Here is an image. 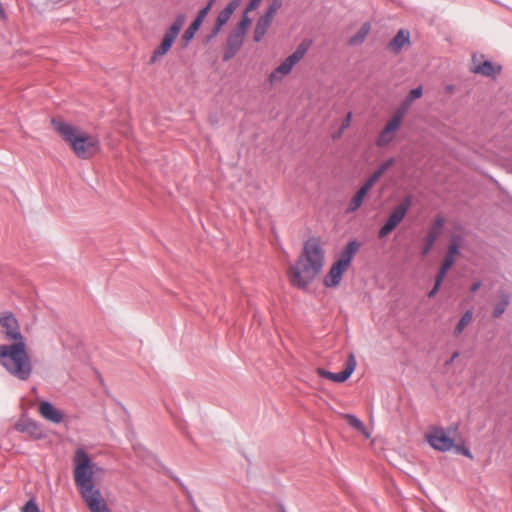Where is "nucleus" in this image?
<instances>
[{
  "label": "nucleus",
  "mask_w": 512,
  "mask_h": 512,
  "mask_svg": "<svg viewBox=\"0 0 512 512\" xmlns=\"http://www.w3.org/2000/svg\"><path fill=\"white\" fill-rule=\"evenodd\" d=\"M0 325L4 329L5 338L14 341L9 345H0V364L12 376L26 381L31 376L32 363L18 320L12 312H6L0 316Z\"/></svg>",
  "instance_id": "f257e3e1"
},
{
  "label": "nucleus",
  "mask_w": 512,
  "mask_h": 512,
  "mask_svg": "<svg viewBox=\"0 0 512 512\" xmlns=\"http://www.w3.org/2000/svg\"><path fill=\"white\" fill-rule=\"evenodd\" d=\"M102 470L94 463L90 455L77 448L73 456V476L79 494L90 512H111L102 492L95 483V474Z\"/></svg>",
  "instance_id": "f03ea898"
},
{
  "label": "nucleus",
  "mask_w": 512,
  "mask_h": 512,
  "mask_svg": "<svg viewBox=\"0 0 512 512\" xmlns=\"http://www.w3.org/2000/svg\"><path fill=\"white\" fill-rule=\"evenodd\" d=\"M323 264L324 250L320 238L311 237L304 243L295 265L288 271L291 285L299 289L306 288L321 272Z\"/></svg>",
  "instance_id": "7ed1b4c3"
},
{
  "label": "nucleus",
  "mask_w": 512,
  "mask_h": 512,
  "mask_svg": "<svg viewBox=\"0 0 512 512\" xmlns=\"http://www.w3.org/2000/svg\"><path fill=\"white\" fill-rule=\"evenodd\" d=\"M51 125L79 159H91L99 153L101 145L97 137L67 123L61 117H53Z\"/></svg>",
  "instance_id": "20e7f679"
},
{
  "label": "nucleus",
  "mask_w": 512,
  "mask_h": 512,
  "mask_svg": "<svg viewBox=\"0 0 512 512\" xmlns=\"http://www.w3.org/2000/svg\"><path fill=\"white\" fill-rule=\"evenodd\" d=\"M185 19L186 17L183 13H180L176 16L172 25L165 32L160 45L153 51V54L149 60V64H154L159 57L164 56L171 49L175 39L179 35Z\"/></svg>",
  "instance_id": "39448f33"
},
{
  "label": "nucleus",
  "mask_w": 512,
  "mask_h": 512,
  "mask_svg": "<svg viewBox=\"0 0 512 512\" xmlns=\"http://www.w3.org/2000/svg\"><path fill=\"white\" fill-rule=\"evenodd\" d=\"M308 48L309 44L306 42L300 43L296 50L270 73L269 81L273 83L274 81L281 80L284 76L288 75L294 65L304 57Z\"/></svg>",
  "instance_id": "423d86ee"
},
{
  "label": "nucleus",
  "mask_w": 512,
  "mask_h": 512,
  "mask_svg": "<svg viewBox=\"0 0 512 512\" xmlns=\"http://www.w3.org/2000/svg\"><path fill=\"white\" fill-rule=\"evenodd\" d=\"M409 208L410 198H406L390 214L385 224L380 228L378 232V237L384 238L389 233H391L396 228V226L404 219Z\"/></svg>",
  "instance_id": "0eeeda50"
},
{
  "label": "nucleus",
  "mask_w": 512,
  "mask_h": 512,
  "mask_svg": "<svg viewBox=\"0 0 512 512\" xmlns=\"http://www.w3.org/2000/svg\"><path fill=\"white\" fill-rule=\"evenodd\" d=\"M483 58L484 55L477 56L474 54L472 56V65L470 67V71L474 74L496 79V77L502 72V66L499 64H494L489 60H479Z\"/></svg>",
  "instance_id": "6e6552de"
},
{
  "label": "nucleus",
  "mask_w": 512,
  "mask_h": 512,
  "mask_svg": "<svg viewBox=\"0 0 512 512\" xmlns=\"http://www.w3.org/2000/svg\"><path fill=\"white\" fill-rule=\"evenodd\" d=\"M356 365L357 363L355 356L353 354H350L347 359L346 366L344 370H342L341 372L334 373L324 368H317V374L322 378L329 379L337 383H342L345 382L352 375L356 368Z\"/></svg>",
  "instance_id": "1a4fd4ad"
},
{
  "label": "nucleus",
  "mask_w": 512,
  "mask_h": 512,
  "mask_svg": "<svg viewBox=\"0 0 512 512\" xmlns=\"http://www.w3.org/2000/svg\"><path fill=\"white\" fill-rule=\"evenodd\" d=\"M427 441L435 450L445 452L454 446V440L450 438L443 428H435L427 435Z\"/></svg>",
  "instance_id": "9d476101"
},
{
  "label": "nucleus",
  "mask_w": 512,
  "mask_h": 512,
  "mask_svg": "<svg viewBox=\"0 0 512 512\" xmlns=\"http://www.w3.org/2000/svg\"><path fill=\"white\" fill-rule=\"evenodd\" d=\"M15 430L21 433H26L36 440H40L45 437L41 425L25 415H22L20 419L16 422Z\"/></svg>",
  "instance_id": "9b49d317"
},
{
  "label": "nucleus",
  "mask_w": 512,
  "mask_h": 512,
  "mask_svg": "<svg viewBox=\"0 0 512 512\" xmlns=\"http://www.w3.org/2000/svg\"><path fill=\"white\" fill-rule=\"evenodd\" d=\"M245 40V34L236 30H232L226 40L223 61L227 62L232 59L241 49Z\"/></svg>",
  "instance_id": "f8f14e48"
},
{
  "label": "nucleus",
  "mask_w": 512,
  "mask_h": 512,
  "mask_svg": "<svg viewBox=\"0 0 512 512\" xmlns=\"http://www.w3.org/2000/svg\"><path fill=\"white\" fill-rule=\"evenodd\" d=\"M348 269L339 261L332 264L328 274L324 277L323 283L326 287H336L342 280L343 273Z\"/></svg>",
  "instance_id": "ddd939ff"
},
{
  "label": "nucleus",
  "mask_w": 512,
  "mask_h": 512,
  "mask_svg": "<svg viewBox=\"0 0 512 512\" xmlns=\"http://www.w3.org/2000/svg\"><path fill=\"white\" fill-rule=\"evenodd\" d=\"M39 412L46 420L59 424L63 421V413L48 401H42L39 405Z\"/></svg>",
  "instance_id": "4468645a"
},
{
  "label": "nucleus",
  "mask_w": 512,
  "mask_h": 512,
  "mask_svg": "<svg viewBox=\"0 0 512 512\" xmlns=\"http://www.w3.org/2000/svg\"><path fill=\"white\" fill-rule=\"evenodd\" d=\"M406 44H410V33L408 30L400 29L387 44V49L397 55Z\"/></svg>",
  "instance_id": "2eb2a0df"
},
{
  "label": "nucleus",
  "mask_w": 512,
  "mask_h": 512,
  "mask_svg": "<svg viewBox=\"0 0 512 512\" xmlns=\"http://www.w3.org/2000/svg\"><path fill=\"white\" fill-rule=\"evenodd\" d=\"M399 127L400 126L389 120L383 130L379 133L376 141L377 145L379 147H384L391 143L395 137V132L399 129Z\"/></svg>",
  "instance_id": "dca6fc26"
},
{
  "label": "nucleus",
  "mask_w": 512,
  "mask_h": 512,
  "mask_svg": "<svg viewBox=\"0 0 512 512\" xmlns=\"http://www.w3.org/2000/svg\"><path fill=\"white\" fill-rule=\"evenodd\" d=\"M360 248V243L356 240L348 242L345 248L341 251L340 257L337 261L342 263L344 266L349 267L353 256Z\"/></svg>",
  "instance_id": "f3484780"
},
{
  "label": "nucleus",
  "mask_w": 512,
  "mask_h": 512,
  "mask_svg": "<svg viewBox=\"0 0 512 512\" xmlns=\"http://www.w3.org/2000/svg\"><path fill=\"white\" fill-rule=\"evenodd\" d=\"M272 20L273 19L266 17L264 15H262L257 20L253 35V39L255 42H260L263 39V37L267 33V30L271 26Z\"/></svg>",
  "instance_id": "a211bd4d"
},
{
  "label": "nucleus",
  "mask_w": 512,
  "mask_h": 512,
  "mask_svg": "<svg viewBox=\"0 0 512 512\" xmlns=\"http://www.w3.org/2000/svg\"><path fill=\"white\" fill-rule=\"evenodd\" d=\"M241 2L242 0H231L227 6L219 12L216 22L220 25H225L234 11L240 6Z\"/></svg>",
  "instance_id": "6ab92c4d"
},
{
  "label": "nucleus",
  "mask_w": 512,
  "mask_h": 512,
  "mask_svg": "<svg viewBox=\"0 0 512 512\" xmlns=\"http://www.w3.org/2000/svg\"><path fill=\"white\" fill-rule=\"evenodd\" d=\"M370 30H371L370 23L369 22L363 23L362 26L360 27V29L358 30V32L348 39V42H347L348 45L349 46L361 45L365 41Z\"/></svg>",
  "instance_id": "aec40b11"
},
{
  "label": "nucleus",
  "mask_w": 512,
  "mask_h": 512,
  "mask_svg": "<svg viewBox=\"0 0 512 512\" xmlns=\"http://www.w3.org/2000/svg\"><path fill=\"white\" fill-rule=\"evenodd\" d=\"M367 191L362 189L361 187L358 189V191L355 193V195L351 198L345 213L351 214L356 212L362 205L365 196L367 195Z\"/></svg>",
  "instance_id": "412c9836"
},
{
  "label": "nucleus",
  "mask_w": 512,
  "mask_h": 512,
  "mask_svg": "<svg viewBox=\"0 0 512 512\" xmlns=\"http://www.w3.org/2000/svg\"><path fill=\"white\" fill-rule=\"evenodd\" d=\"M499 297L500 301L495 305L492 313L494 318H499L510 303V295L508 293L500 291Z\"/></svg>",
  "instance_id": "4be33fe9"
},
{
  "label": "nucleus",
  "mask_w": 512,
  "mask_h": 512,
  "mask_svg": "<svg viewBox=\"0 0 512 512\" xmlns=\"http://www.w3.org/2000/svg\"><path fill=\"white\" fill-rule=\"evenodd\" d=\"M202 25L199 20H193L192 23L189 25V27L184 31L181 41L182 46L187 47L189 42L194 38L196 32L199 30L200 26Z\"/></svg>",
  "instance_id": "5701e85b"
},
{
  "label": "nucleus",
  "mask_w": 512,
  "mask_h": 512,
  "mask_svg": "<svg viewBox=\"0 0 512 512\" xmlns=\"http://www.w3.org/2000/svg\"><path fill=\"white\" fill-rule=\"evenodd\" d=\"M472 320H473V312L471 309H469L464 312V314L461 316L460 320L458 321V323L453 331L454 336L458 337L459 335H461L462 332L464 331L465 327L469 323H471Z\"/></svg>",
  "instance_id": "b1692460"
},
{
  "label": "nucleus",
  "mask_w": 512,
  "mask_h": 512,
  "mask_svg": "<svg viewBox=\"0 0 512 512\" xmlns=\"http://www.w3.org/2000/svg\"><path fill=\"white\" fill-rule=\"evenodd\" d=\"M412 103L408 101L406 98L401 102L399 107L396 109L395 113L393 114L392 118L390 119L391 122L397 124L398 126L401 125L402 119L405 116L406 112L408 111L410 105Z\"/></svg>",
  "instance_id": "393cba45"
},
{
  "label": "nucleus",
  "mask_w": 512,
  "mask_h": 512,
  "mask_svg": "<svg viewBox=\"0 0 512 512\" xmlns=\"http://www.w3.org/2000/svg\"><path fill=\"white\" fill-rule=\"evenodd\" d=\"M346 419L351 427L356 429L358 432L364 434L366 437H369V433L367 432L366 426L358 417L352 414H347Z\"/></svg>",
  "instance_id": "a878e982"
},
{
  "label": "nucleus",
  "mask_w": 512,
  "mask_h": 512,
  "mask_svg": "<svg viewBox=\"0 0 512 512\" xmlns=\"http://www.w3.org/2000/svg\"><path fill=\"white\" fill-rule=\"evenodd\" d=\"M283 0H269V4L267 10L264 13V16L273 19L274 15L281 8Z\"/></svg>",
  "instance_id": "bb28decb"
},
{
  "label": "nucleus",
  "mask_w": 512,
  "mask_h": 512,
  "mask_svg": "<svg viewBox=\"0 0 512 512\" xmlns=\"http://www.w3.org/2000/svg\"><path fill=\"white\" fill-rule=\"evenodd\" d=\"M250 24L251 19L248 16V12H246L245 10L240 22L238 23L237 27L234 30L246 35L247 28L249 27Z\"/></svg>",
  "instance_id": "cd10ccee"
},
{
  "label": "nucleus",
  "mask_w": 512,
  "mask_h": 512,
  "mask_svg": "<svg viewBox=\"0 0 512 512\" xmlns=\"http://www.w3.org/2000/svg\"><path fill=\"white\" fill-rule=\"evenodd\" d=\"M444 223V218L442 216H437L428 231L435 232V234L440 236Z\"/></svg>",
  "instance_id": "c85d7f7f"
},
{
  "label": "nucleus",
  "mask_w": 512,
  "mask_h": 512,
  "mask_svg": "<svg viewBox=\"0 0 512 512\" xmlns=\"http://www.w3.org/2000/svg\"><path fill=\"white\" fill-rule=\"evenodd\" d=\"M380 176L375 171L368 177V179L365 181V183L361 186L362 189L365 191H369L374 184L379 180Z\"/></svg>",
  "instance_id": "c756f323"
},
{
  "label": "nucleus",
  "mask_w": 512,
  "mask_h": 512,
  "mask_svg": "<svg viewBox=\"0 0 512 512\" xmlns=\"http://www.w3.org/2000/svg\"><path fill=\"white\" fill-rule=\"evenodd\" d=\"M395 163V159L393 157L387 159L386 161L382 162L379 167L375 170L376 173L379 174L381 177L391 166H393Z\"/></svg>",
  "instance_id": "7c9ffc66"
},
{
  "label": "nucleus",
  "mask_w": 512,
  "mask_h": 512,
  "mask_svg": "<svg viewBox=\"0 0 512 512\" xmlns=\"http://www.w3.org/2000/svg\"><path fill=\"white\" fill-rule=\"evenodd\" d=\"M422 94H423V89L421 86H418V87L410 90V92L406 95L405 98L412 103L414 100L420 98L422 96Z\"/></svg>",
  "instance_id": "2f4dec72"
},
{
  "label": "nucleus",
  "mask_w": 512,
  "mask_h": 512,
  "mask_svg": "<svg viewBox=\"0 0 512 512\" xmlns=\"http://www.w3.org/2000/svg\"><path fill=\"white\" fill-rule=\"evenodd\" d=\"M454 448V451L458 454H461L465 457H468L470 459L473 458L472 454H471V451L469 448H467L465 445L463 444H454V446L452 447Z\"/></svg>",
  "instance_id": "473e14b6"
},
{
  "label": "nucleus",
  "mask_w": 512,
  "mask_h": 512,
  "mask_svg": "<svg viewBox=\"0 0 512 512\" xmlns=\"http://www.w3.org/2000/svg\"><path fill=\"white\" fill-rule=\"evenodd\" d=\"M21 512H41L35 499H30L22 507Z\"/></svg>",
  "instance_id": "72a5a7b5"
},
{
  "label": "nucleus",
  "mask_w": 512,
  "mask_h": 512,
  "mask_svg": "<svg viewBox=\"0 0 512 512\" xmlns=\"http://www.w3.org/2000/svg\"><path fill=\"white\" fill-rule=\"evenodd\" d=\"M210 10H211V3H207L206 6H204L202 9L199 10L197 16L195 17V20H199V22L203 23L205 17L208 15Z\"/></svg>",
  "instance_id": "f704fd0d"
},
{
  "label": "nucleus",
  "mask_w": 512,
  "mask_h": 512,
  "mask_svg": "<svg viewBox=\"0 0 512 512\" xmlns=\"http://www.w3.org/2000/svg\"><path fill=\"white\" fill-rule=\"evenodd\" d=\"M457 254H459V244L456 241H452L448 247L446 256H451V259H455Z\"/></svg>",
  "instance_id": "c9c22d12"
},
{
  "label": "nucleus",
  "mask_w": 512,
  "mask_h": 512,
  "mask_svg": "<svg viewBox=\"0 0 512 512\" xmlns=\"http://www.w3.org/2000/svg\"><path fill=\"white\" fill-rule=\"evenodd\" d=\"M223 25H220L219 23L215 22L214 27L210 31V33L206 37V41L210 42L212 39H214L220 32Z\"/></svg>",
  "instance_id": "e433bc0d"
},
{
  "label": "nucleus",
  "mask_w": 512,
  "mask_h": 512,
  "mask_svg": "<svg viewBox=\"0 0 512 512\" xmlns=\"http://www.w3.org/2000/svg\"><path fill=\"white\" fill-rule=\"evenodd\" d=\"M454 262L455 259H451V256H445L440 267L448 271L453 266Z\"/></svg>",
  "instance_id": "4c0bfd02"
},
{
  "label": "nucleus",
  "mask_w": 512,
  "mask_h": 512,
  "mask_svg": "<svg viewBox=\"0 0 512 512\" xmlns=\"http://www.w3.org/2000/svg\"><path fill=\"white\" fill-rule=\"evenodd\" d=\"M447 272H448L447 270L440 267L439 271L437 272V275L435 277V282L442 285V282H443Z\"/></svg>",
  "instance_id": "58836bf2"
},
{
  "label": "nucleus",
  "mask_w": 512,
  "mask_h": 512,
  "mask_svg": "<svg viewBox=\"0 0 512 512\" xmlns=\"http://www.w3.org/2000/svg\"><path fill=\"white\" fill-rule=\"evenodd\" d=\"M351 118H352V113L349 112L346 117L343 119L342 121V124H341V131L345 130L346 128H348L350 126V123H351Z\"/></svg>",
  "instance_id": "ea45409f"
},
{
  "label": "nucleus",
  "mask_w": 512,
  "mask_h": 512,
  "mask_svg": "<svg viewBox=\"0 0 512 512\" xmlns=\"http://www.w3.org/2000/svg\"><path fill=\"white\" fill-rule=\"evenodd\" d=\"M262 0H250L246 6V12L256 9Z\"/></svg>",
  "instance_id": "a19ab883"
},
{
  "label": "nucleus",
  "mask_w": 512,
  "mask_h": 512,
  "mask_svg": "<svg viewBox=\"0 0 512 512\" xmlns=\"http://www.w3.org/2000/svg\"><path fill=\"white\" fill-rule=\"evenodd\" d=\"M440 287H441V284H438L435 282L433 288L428 292V297H430V298L434 297L437 294V292L439 291Z\"/></svg>",
  "instance_id": "79ce46f5"
},
{
  "label": "nucleus",
  "mask_w": 512,
  "mask_h": 512,
  "mask_svg": "<svg viewBox=\"0 0 512 512\" xmlns=\"http://www.w3.org/2000/svg\"><path fill=\"white\" fill-rule=\"evenodd\" d=\"M428 240H431L432 242H436V240L438 239L439 235L438 234H435V232H431V231H428L427 235L425 236Z\"/></svg>",
  "instance_id": "37998d69"
},
{
  "label": "nucleus",
  "mask_w": 512,
  "mask_h": 512,
  "mask_svg": "<svg viewBox=\"0 0 512 512\" xmlns=\"http://www.w3.org/2000/svg\"><path fill=\"white\" fill-rule=\"evenodd\" d=\"M459 355H460V354H459V352H458V351L453 352V354H452V356L450 357V359H449V360H447V361L445 362V365H446V366L451 365V364L454 362V360H455L456 358H458V357H459Z\"/></svg>",
  "instance_id": "c03bdc74"
},
{
  "label": "nucleus",
  "mask_w": 512,
  "mask_h": 512,
  "mask_svg": "<svg viewBox=\"0 0 512 512\" xmlns=\"http://www.w3.org/2000/svg\"><path fill=\"white\" fill-rule=\"evenodd\" d=\"M482 285L481 281H476L470 286V292L474 293L476 292Z\"/></svg>",
  "instance_id": "a18cd8bd"
},
{
  "label": "nucleus",
  "mask_w": 512,
  "mask_h": 512,
  "mask_svg": "<svg viewBox=\"0 0 512 512\" xmlns=\"http://www.w3.org/2000/svg\"><path fill=\"white\" fill-rule=\"evenodd\" d=\"M431 251V248H429L428 246H423L422 250H421V255L422 257H425L427 256Z\"/></svg>",
  "instance_id": "49530a36"
},
{
  "label": "nucleus",
  "mask_w": 512,
  "mask_h": 512,
  "mask_svg": "<svg viewBox=\"0 0 512 512\" xmlns=\"http://www.w3.org/2000/svg\"><path fill=\"white\" fill-rule=\"evenodd\" d=\"M0 18L2 20H6L7 19V15H6V12L2 6V4L0 3Z\"/></svg>",
  "instance_id": "de8ad7c7"
},
{
  "label": "nucleus",
  "mask_w": 512,
  "mask_h": 512,
  "mask_svg": "<svg viewBox=\"0 0 512 512\" xmlns=\"http://www.w3.org/2000/svg\"><path fill=\"white\" fill-rule=\"evenodd\" d=\"M434 242H432L431 240H428L426 237L424 238V245L425 246H428L429 248L432 249V247L434 246Z\"/></svg>",
  "instance_id": "09e8293b"
},
{
  "label": "nucleus",
  "mask_w": 512,
  "mask_h": 512,
  "mask_svg": "<svg viewBox=\"0 0 512 512\" xmlns=\"http://www.w3.org/2000/svg\"><path fill=\"white\" fill-rule=\"evenodd\" d=\"M172 479H173L176 483H178L179 485H181V486H182V484H181V482H180V480H179V478H178V477H172Z\"/></svg>",
  "instance_id": "8fccbe9b"
},
{
  "label": "nucleus",
  "mask_w": 512,
  "mask_h": 512,
  "mask_svg": "<svg viewBox=\"0 0 512 512\" xmlns=\"http://www.w3.org/2000/svg\"><path fill=\"white\" fill-rule=\"evenodd\" d=\"M280 512H287L283 505H280Z\"/></svg>",
  "instance_id": "3c124183"
},
{
  "label": "nucleus",
  "mask_w": 512,
  "mask_h": 512,
  "mask_svg": "<svg viewBox=\"0 0 512 512\" xmlns=\"http://www.w3.org/2000/svg\"><path fill=\"white\" fill-rule=\"evenodd\" d=\"M280 512H287L283 505H280Z\"/></svg>",
  "instance_id": "603ef678"
},
{
  "label": "nucleus",
  "mask_w": 512,
  "mask_h": 512,
  "mask_svg": "<svg viewBox=\"0 0 512 512\" xmlns=\"http://www.w3.org/2000/svg\"><path fill=\"white\" fill-rule=\"evenodd\" d=\"M215 1H216V0H209V2H208V3H211V7H212Z\"/></svg>",
  "instance_id": "864d4df0"
}]
</instances>
